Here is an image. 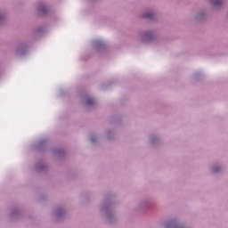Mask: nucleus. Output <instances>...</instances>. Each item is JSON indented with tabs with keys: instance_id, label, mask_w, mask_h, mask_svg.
<instances>
[{
	"instance_id": "4",
	"label": "nucleus",
	"mask_w": 228,
	"mask_h": 228,
	"mask_svg": "<svg viewBox=\"0 0 228 228\" xmlns=\"http://www.w3.org/2000/svg\"><path fill=\"white\" fill-rule=\"evenodd\" d=\"M145 37H149V33H146V34H145Z\"/></svg>"
},
{
	"instance_id": "3",
	"label": "nucleus",
	"mask_w": 228,
	"mask_h": 228,
	"mask_svg": "<svg viewBox=\"0 0 228 228\" xmlns=\"http://www.w3.org/2000/svg\"><path fill=\"white\" fill-rule=\"evenodd\" d=\"M144 17H147L148 19H151V15L148 14V15H145Z\"/></svg>"
},
{
	"instance_id": "2",
	"label": "nucleus",
	"mask_w": 228,
	"mask_h": 228,
	"mask_svg": "<svg viewBox=\"0 0 228 228\" xmlns=\"http://www.w3.org/2000/svg\"><path fill=\"white\" fill-rule=\"evenodd\" d=\"M214 4L215 6H220V4H222V0H215Z\"/></svg>"
},
{
	"instance_id": "1",
	"label": "nucleus",
	"mask_w": 228,
	"mask_h": 228,
	"mask_svg": "<svg viewBox=\"0 0 228 228\" xmlns=\"http://www.w3.org/2000/svg\"><path fill=\"white\" fill-rule=\"evenodd\" d=\"M86 104H87V106H94V104H95V101L92 98H88L86 100Z\"/></svg>"
}]
</instances>
